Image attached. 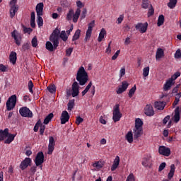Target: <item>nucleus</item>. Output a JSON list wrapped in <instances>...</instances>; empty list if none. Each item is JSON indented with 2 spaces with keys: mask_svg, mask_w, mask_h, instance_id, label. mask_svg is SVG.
I'll list each match as a JSON object with an SVG mask.
<instances>
[{
  "mask_svg": "<svg viewBox=\"0 0 181 181\" xmlns=\"http://www.w3.org/2000/svg\"><path fill=\"white\" fill-rule=\"evenodd\" d=\"M142 134L143 128H134V132H132V134L135 137V139L141 137Z\"/></svg>",
  "mask_w": 181,
  "mask_h": 181,
  "instance_id": "22",
  "label": "nucleus"
},
{
  "mask_svg": "<svg viewBox=\"0 0 181 181\" xmlns=\"http://www.w3.org/2000/svg\"><path fill=\"white\" fill-rule=\"evenodd\" d=\"M134 139H135V136L132 134V132H129L126 134V140L129 144H132L134 142Z\"/></svg>",
  "mask_w": 181,
  "mask_h": 181,
  "instance_id": "27",
  "label": "nucleus"
},
{
  "mask_svg": "<svg viewBox=\"0 0 181 181\" xmlns=\"http://www.w3.org/2000/svg\"><path fill=\"white\" fill-rule=\"evenodd\" d=\"M119 52L120 50H117V52L112 56V60H117V58H118V56L119 55Z\"/></svg>",
  "mask_w": 181,
  "mask_h": 181,
  "instance_id": "58",
  "label": "nucleus"
},
{
  "mask_svg": "<svg viewBox=\"0 0 181 181\" xmlns=\"http://www.w3.org/2000/svg\"><path fill=\"white\" fill-rule=\"evenodd\" d=\"M177 6V0H169V3H168V7L170 9H173Z\"/></svg>",
  "mask_w": 181,
  "mask_h": 181,
  "instance_id": "37",
  "label": "nucleus"
},
{
  "mask_svg": "<svg viewBox=\"0 0 181 181\" xmlns=\"http://www.w3.org/2000/svg\"><path fill=\"white\" fill-rule=\"evenodd\" d=\"M92 166H93V168H95L96 169H101V168H103V163L100 161H96V162L93 163Z\"/></svg>",
  "mask_w": 181,
  "mask_h": 181,
  "instance_id": "45",
  "label": "nucleus"
},
{
  "mask_svg": "<svg viewBox=\"0 0 181 181\" xmlns=\"http://www.w3.org/2000/svg\"><path fill=\"white\" fill-rule=\"evenodd\" d=\"M125 74H126V69H124V67L121 68V69H119V77L124 76Z\"/></svg>",
  "mask_w": 181,
  "mask_h": 181,
  "instance_id": "56",
  "label": "nucleus"
},
{
  "mask_svg": "<svg viewBox=\"0 0 181 181\" xmlns=\"http://www.w3.org/2000/svg\"><path fill=\"white\" fill-rule=\"evenodd\" d=\"M52 118H53V113L49 114V115L45 116V118L44 119V124L47 125L49 124V122L52 120Z\"/></svg>",
  "mask_w": 181,
  "mask_h": 181,
  "instance_id": "36",
  "label": "nucleus"
},
{
  "mask_svg": "<svg viewBox=\"0 0 181 181\" xmlns=\"http://www.w3.org/2000/svg\"><path fill=\"white\" fill-rule=\"evenodd\" d=\"M136 90V86H134V87H132V88H130V90H129V98H132V97L134 96V95L135 94V91Z\"/></svg>",
  "mask_w": 181,
  "mask_h": 181,
  "instance_id": "41",
  "label": "nucleus"
},
{
  "mask_svg": "<svg viewBox=\"0 0 181 181\" xmlns=\"http://www.w3.org/2000/svg\"><path fill=\"white\" fill-rule=\"evenodd\" d=\"M54 149V139L53 136H49V146H48V151L47 154L52 155L53 153V150Z\"/></svg>",
  "mask_w": 181,
  "mask_h": 181,
  "instance_id": "14",
  "label": "nucleus"
},
{
  "mask_svg": "<svg viewBox=\"0 0 181 181\" xmlns=\"http://www.w3.org/2000/svg\"><path fill=\"white\" fill-rule=\"evenodd\" d=\"M142 127H143V121H141V119L139 118L135 119V127L134 128L143 129Z\"/></svg>",
  "mask_w": 181,
  "mask_h": 181,
  "instance_id": "34",
  "label": "nucleus"
},
{
  "mask_svg": "<svg viewBox=\"0 0 181 181\" xmlns=\"http://www.w3.org/2000/svg\"><path fill=\"white\" fill-rule=\"evenodd\" d=\"M104 36H105V30L103 28L101 29V31L100 32V34L98 35V42H101V41H103V39H104Z\"/></svg>",
  "mask_w": 181,
  "mask_h": 181,
  "instance_id": "40",
  "label": "nucleus"
},
{
  "mask_svg": "<svg viewBox=\"0 0 181 181\" xmlns=\"http://www.w3.org/2000/svg\"><path fill=\"white\" fill-rule=\"evenodd\" d=\"M11 37L15 40V44L16 45L20 46L21 45V34L18 33V31L16 30H14L13 32H11Z\"/></svg>",
  "mask_w": 181,
  "mask_h": 181,
  "instance_id": "12",
  "label": "nucleus"
},
{
  "mask_svg": "<svg viewBox=\"0 0 181 181\" xmlns=\"http://www.w3.org/2000/svg\"><path fill=\"white\" fill-rule=\"evenodd\" d=\"M124 16L122 15H119V17L117 19V21L118 22V24H121L122 21H124Z\"/></svg>",
  "mask_w": 181,
  "mask_h": 181,
  "instance_id": "63",
  "label": "nucleus"
},
{
  "mask_svg": "<svg viewBox=\"0 0 181 181\" xmlns=\"http://www.w3.org/2000/svg\"><path fill=\"white\" fill-rule=\"evenodd\" d=\"M95 26V21H92L90 23H89V26L87 27V30L86 31V37L84 38V40L88 41V39L90 38V36L92 35V29Z\"/></svg>",
  "mask_w": 181,
  "mask_h": 181,
  "instance_id": "11",
  "label": "nucleus"
},
{
  "mask_svg": "<svg viewBox=\"0 0 181 181\" xmlns=\"http://www.w3.org/2000/svg\"><path fill=\"white\" fill-rule=\"evenodd\" d=\"M164 57V51L161 48L157 49V54L155 55V59H160Z\"/></svg>",
  "mask_w": 181,
  "mask_h": 181,
  "instance_id": "28",
  "label": "nucleus"
},
{
  "mask_svg": "<svg viewBox=\"0 0 181 181\" xmlns=\"http://www.w3.org/2000/svg\"><path fill=\"white\" fill-rule=\"evenodd\" d=\"M164 168H166V163H161V164H160V167L158 168V172L163 171Z\"/></svg>",
  "mask_w": 181,
  "mask_h": 181,
  "instance_id": "57",
  "label": "nucleus"
},
{
  "mask_svg": "<svg viewBox=\"0 0 181 181\" xmlns=\"http://www.w3.org/2000/svg\"><path fill=\"white\" fill-rule=\"evenodd\" d=\"M88 80V75L84 67H79L78 71L76 72V81L74 82L72 84V98H76L79 94V86H84L87 81Z\"/></svg>",
  "mask_w": 181,
  "mask_h": 181,
  "instance_id": "1",
  "label": "nucleus"
},
{
  "mask_svg": "<svg viewBox=\"0 0 181 181\" xmlns=\"http://www.w3.org/2000/svg\"><path fill=\"white\" fill-rule=\"evenodd\" d=\"M81 34V30H78V29L76 30V31H75V34L72 37V41L78 40V39H79V35Z\"/></svg>",
  "mask_w": 181,
  "mask_h": 181,
  "instance_id": "39",
  "label": "nucleus"
},
{
  "mask_svg": "<svg viewBox=\"0 0 181 181\" xmlns=\"http://www.w3.org/2000/svg\"><path fill=\"white\" fill-rule=\"evenodd\" d=\"M163 23H164V16L160 15V16H158V22L157 23V25L160 27L163 25Z\"/></svg>",
  "mask_w": 181,
  "mask_h": 181,
  "instance_id": "48",
  "label": "nucleus"
},
{
  "mask_svg": "<svg viewBox=\"0 0 181 181\" xmlns=\"http://www.w3.org/2000/svg\"><path fill=\"white\" fill-rule=\"evenodd\" d=\"M10 135H13V134H8V128L4 129V130L0 129V142L3 141L6 138H8Z\"/></svg>",
  "mask_w": 181,
  "mask_h": 181,
  "instance_id": "16",
  "label": "nucleus"
},
{
  "mask_svg": "<svg viewBox=\"0 0 181 181\" xmlns=\"http://www.w3.org/2000/svg\"><path fill=\"white\" fill-rule=\"evenodd\" d=\"M59 35H61L59 30L58 29L53 30V32L52 33V35H50V40H58Z\"/></svg>",
  "mask_w": 181,
  "mask_h": 181,
  "instance_id": "25",
  "label": "nucleus"
},
{
  "mask_svg": "<svg viewBox=\"0 0 181 181\" xmlns=\"http://www.w3.org/2000/svg\"><path fill=\"white\" fill-rule=\"evenodd\" d=\"M175 173V165L172 164L170 165V170L169 171V173L168 174V179L170 180L172 177H173V174Z\"/></svg>",
  "mask_w": 181,
  "mask_h": 181,
  "instance_id": "26",
  "label": "nucleus"
},
{
  "mask_svg": "<svg viewBox=\"0 0 181 181\" xmlns=\"http://www.w3.org/2000/svg\"><path fill=\"white\" fill-rule=\"evenodd\" d=\"M91 87H92V81L89 82V84H88L87 86H86V88L84 89V90H83V92H81V95L82 96L86 95V94L87 93L88 90L90 89Z\"/></svg>",
  "mask_w": 181,
  "mask_h": 181,
  "instance_id": "42",
  "label": "nucleus"
},
{
  "mask_svg": "<svg viewBox=\"0 0 181 181\" xmlns=\"http://www.w3.org/2000/svg\"><path fill=\"white\" fill-rule=\"evenodd\" d=\"M32 31H33L32 28H26V27L23 26L24 33L30 34V33H32Z\"/></svg>",
  "mask_w": 181,
  "mask_h": 181,
  "instance_id": "54",
  "label": "nucleus"
},
{
  "mask_svg": "<svg viewBox=\"0 0 181 181\" xmlns=\"http://www.w3.org/2000/svg\"><path fill=\"white\" fill-rule=\"evenodd\" d=\"M181 98V92L180 93H177L175 97V100H174V103L172 104V105L176 106L178 105V103L180 102V98Z\"/></svg>",
  "mask_w": 181,
  "mask_h": 181,
  "instance_id": "47",
  "label": "nucleus"
},
{
  "mask_svg": "<svg viewBox=\"0 0 181 181\" xmlns=\"http://www.w3.org/2000/svg\"><path fill=\"white\" fill-rule=\"evenodd\" d=\"M76 7H78V8H82L84 7V5L81 2V1H76Z\"/></svg>",
  "mask_w": 181,
  "mask_h": 181,
  "instance_id": "61",
  "label": "nucleus"
},
{
  "mask_svg": "<svg viewBox=\"0 0 181 181\" xmlns=\"http://www.w3.org/2000/svg\"><path fill=\"white\" fill-rule=\"evenodd\" d=\"M149 66L144 67V69H143V76L147 77V76H149Z\"/></svg>",
  "mask_w": 181,
  "mask_h": 181,
  "instance_id": "50",
  "label": "nucleus"
},
{
  "mask_svg": "<svg viewBox=\"0 0 181 181\" xmlns=\"http://www.w3.org/2000/svg\"><path fill=\"white\" fill-rule=\"evenodd\" d=\"M27 88H28V92H30V93H33V82H32V81H28Z\"/></svg>",
  "mask_w": 181,
  "mask_h": 181,
  "instance_id": "46",
  "label": "nucleus"
},
{
  "mask_svg": "<svg viewBox=\"0 0 181 181\" xmlns=\"http://www.w3.org/2000/svg\"><path fill=\"white\" fill-rule=\"evenodd\" d=\"M155 108H156L158 110H164V102H155L154 103Z\"/></svg>",
  "mask_w": 181,
  "mask_h": 181,
  "instance_id": "29",
  "label": "nucleus"
},
{
  "mask_svg": "<svg viewBox=\"0 0 181 181\" xmlns=\"http://www.w3.org/2000/svg\"><path fill=\"white\" fill-rule=\"evenodd\" d=\"M19 115H21L23 117H29L32 118L33 117V114L32 111L29 110L27 107H23L19 108Z\"/></svg>",
  "mask_w": 181,
  "mask_h": 181,
  "instance_id": "7",
  "label": "nucleus"
},
{
  "mask_svg": "<svg viewBox=\"0 0 181 181\" xmlns=\"http://www.w3.org/2000/svg\"><path fill=\"white\" fill-rule=\"evenodd\" d=\"M181 112V106L175 107L174 110V122L178 123L180 122V113Z\"/></svg>",
  "mask_w": 181,
  "mask_h": 181,
  "instance_id": "20",
  "label": "nucleus"
},
{
  "mask_svg": "<svg viewBox=\"0 0 181 181\" xmlns=\"http://www.w3.org/2000/svg\"><path fill=\"white\" fill-rule=\"evenodd\" d=\"M70 116H69V112L66 110L62 111L61 113V124H65L69 122V119Z\"/></svg>",
  "mask_w": 181,
  "mask_h": 181,
  "instance_id": "17",
  "label": "nucleus"
},
{
  "mask_svg": "<svg viewBox=\"0 0 181 181\" xmlns=\"http://www.w3.org/2000/svg\"><path fill=\"white\" fill-rule=\"evenodd\" d=\"M47 90H49V93H54L57 91V87L54 86V85H50L47 87Z\"/></svg>",
  "mask_w": 181,
  "mask_h": 181,
  "instance_id": "49",
  "label": "nucleus"
},
{
  "mask_svg": "<svg viewBox=\"0 0 181 181\" xmlns=\"http://www.w3.org/2000/svg\"><path fill=\"white\" fill-rule=\"evenodd\" d=\"M158 153L163 156L169 157L170 156V148L165 146H160L158 148Z\"/></svg>",
  "mask_w": 181,
  "mask_h": 181,
  "instance_id": "9",
  "label": "nucleus"
},
{
  "mask_svg": "<svg viewBox=\"0 0 181 181\" xmlns=\"http://www.w3.org/2000/svg\"><path fill=\"white\" fill-rule=\"evenodd\" d=\"M175 59H178L181 58V51L180 49H177V52H175Z\"/></svg>",
  "mask_w": 181,
  "mask_h": 181,
  "instance_id": "59",
  "label": "nucleus"
},
{
  "mask_svg": "<svg viewBox=\"0 0 181 181\" xmlns=\"http://www.w3.org/2000/svg\"><path fill=\"white\" fill-rule=\"evenodd\" d=\"M30 27L35 28V12H32L30 14Z\"/></svg>",
  "mask_w": 181,
  "mask_h": 181,
  "instance_id": "44",
  "label": "nucleus"
},
{
  "mask_svg": "<svg viewBox=\"0 0 181 181\" xmlns=\"http://www.w3.org/2000/svg\"><path fill=\"white\" fill-rule=\"evenodd\" d=\"M154 10L153 7L151 6V8H149V11H147V18H151V16H153Z\"/></svg>",
  "mask_w": 181,
  "mask_h": 181,
  "instance_id": "52",
  "label": "nucleus"
},
{
  "mask_svg": "<svg viewBox=\"0 0 181 181\" xmlns=\"http://www.w3.org/2000/svg\"><path fill=\"white\" fill-rule=\"evenodd\" d=\"M32 47H33L34 48H36V47H37V40L36 39V37H33L32 39Z\"/></svg>",
  "mask_w": 181,
  "mask_h": 181,
  "instance_id": "55",
  "label": "nucleus"
},
{
  "mask_svg": "<svg viewBox=\"0 0 181 181\" xmlns=\"http://www.w3.org/2000/svg\"><path fill=\"white\" fill-rule=\"evenodd\" d=\"M41 126H44L41 123V120H38V122H36V124H35V127H33V132H37V130H39L41 128Z\"/></svg>",
  "mask_w": 181,
  "mask_h": 181,
  "instance_id": "38",
  "label": "nucleus"
},
{
  "mask_svg": "<svg viewBox=\"0 0 181 181\" xmlns=\"http://www.w3.org/2000/svg\"><path fill=\"white\" fill-rule=\"evenodd\" d=\"M28 43H24V45H23V50H24V52L28 50Z\"/></svg>",
  "mask_w": 181,
  "mask_h": 181,
  "instance_id": "64",
  "label": "nucleus"
},
{
  "mask_svg": "<svg viewBox=\"0 0 181 181\" xmlns=\"http://www.w3.org/2000/svg\"><path fill=\"white\" fill-rule=\"evenodd\" d=\"M127 87H129V83L126 81H123L121 83V87L118 88V90H117V94L119 95L122 93H124L126 90H127Z\"/></svg>",
  "mask_w": 181,
  "mask_h": 181,
  "instance_id": "18",
  "label": "nucleus"
},
{
  "mask_svg": "<svg viewBox=\"0 0 181 181\" xmlns=\"http://www.w3.org/2000/svg\"><path fill=\"white\" fill-rule=\"evenodd\" d=\"M87 10L86 8L83 9V12L81 13V10L79 8H76L75 13H74V10L70 9L69 10V13H67V16L66 19L67 21H73L74 23H76L78 21V18H79L80 14H86Z\"/></svg>",
  "mask_w": 181,
  "mask_h": 181,
  "instance_id": "2",
  "label": "nucleus"
},
{
  "mask_svg": "<svg viewBox=\"0 0 181 181\" xmlns=\"http://www.w3.org/2000/svg\"><path fill=\"white\" fill-rule=\"evenodd\" d=\"M126 181H135L134 174L129 175V176H127V179L126 180Z\"/></svg>",
  "mask_w": 181,
  "mask_h": 181,
  "instance_id": "60",
  "label": "nucleus"
},
{
  "mask_svg": "<svg viewBox=\"0 0 181 181\" xmlns=\"http://www.w3.org/2000/svg\"><path fill=\"white\" fill-rule=\"evenodd\" d=\"M44 163V153L42 151L38 152L35 157V165L36 167L41 166Z\"/></svg>",
  "mask_w": 181,
  "mask_h": 181,
  "instance_id": "8",
  "label": "nucleus"
},
{
  "mask_svg": "<svg viewBox=\"0 0 181 181\" xmlns=\"http://www.w3.org/2000/svg\"><path fill=\"white\" fill-rule=\"evenodd\" d=\"M144 115L148 117L153 116V107H152V105H146V107H144Z\"/></svg>",
  "mask_w": 181,
  "mask_h": 181,
  "instance_id": "19",
  "label": "nucleus"
},
{
  "mask_svg": "<svg viewBox=\"0 0 181 181\" xmlns=\"http://www.w3.org/2000/svg\"><path fill=\"white\" fill-rule=\"evenodd\" d=\"M170 119V116L168 115L166 117H164V119H163V125H166L168 122H172Z\"/></svg>",
  "mask_w": 181,
  "mask_h": 181,
  "instance_id": "51",
  "label": "nucleus"
},
{
  "mask_svg": "<svg viewBox=\"0 0 181 181\" xmlns=\"http://www.w3.org/2000/svg\"><path fill=\"white\" fill-rule=\"evenodd\" d=\"M30 163H32V159L29 158H25L23 162H21V164L19 165V168L21 169V170H24L30 165Z\"/></svg>",
  "mask_w": 181,
  "mask_h": 181,
  "instance_id": "13",
  "label": "nucleus"
},
{
  "mask_svg": "<svg viewBox=\"0 0 181 181\" xmlns=\"http://www.w3.org/2000/svg\"><path fill=\"white\" fill-rule=\"evenodd\" d=\"M44 8V4L42 3H38L36 4L35 11H36V16H38V18L36 19V23L38 24V27L41 28L43 25L42 18V11Z\"/></svg>",
  "mask_w": 181,
  "mask_h": 181,
  "instance_id": "3",
  "label": "nucleus"
},
{
  "mask_svg": "<svg viewBox=\"0 0 181 181\" xmlns=\"http://www.w3.org/2000/svg\"><path fill=\"white\" fill-rule=\"evenodd\" d=\"M39 130H40V134L42 136L44 134V131L45 130V126L41 125V128H40Z\"/></svg>",
  "mask_w": 181,
  "mask_h": 181,
  "instance_id": "62",
  "label": "nucleus"
},
{
  "mask_svg": "<svg viewBox=\"0 0 181 181\" xmlns=\"http://www.w3.org/2000/svg\"><path fill=\"white\" fill-rule=\"evenodd\" d=\"M149 6L152 7V5H151V2L149 1V0H143L141 8H143V9H147L149 8Z\"/></svg>",
  "mask_w": 181,
  "mask_h": 181,
  "instance_id": "32",
  "label": "nucleus"
},
{
  "mask_svg": "<svg viewBox=\"0 0 181 181\" xmlns=\"http://www.w3.org/2000/svg\"><path fill=\"white\" fill-rule=\"evenodd\" d=\"M84 121V119H83V118L81 117H76V121L75 122V123L76 124V125H79L80 124L83 123V122Z\"/></svg>",
  "mask_w": 181,
  "mask_h": 181,
  "instance_id": "53",
  "label": "nucleus"
},
{
  "mask_svg": "<svg viewBox=\"0 0 181 181\" xmlns=\"http://www.w3.org/2000/svg\"><path fill=\"white\" fill-rule=\"evenodd\" d=\"M75 106V100H70L67 103V111H71Z\"/></svg>",
  "mask_w": 181,
  "mask_h": 181,
  "instance_id": "33",
  "label": "nucleus"
},
{
  "mask_svg": "<svg viewBox=\"0 0 181 181\" xmlns=\"http://www.w3.org/2000/svg\"><path fill=\"white\" fill-rule=\"evenodd\" d=\"M16 105V95H13L8 98L7 102L6 103V107L7 111L13 110L15 106Z\"/></svg>",
  "mask_w": 181,
  "mask_h": 181,
  "instance_id": "5",
  "label": "nucleus"
},
{
  "mask_svg": "<svg viewBox=\"0 0 181 181\" xmlns=\"http://www.w3.org/2000/svg\"><path fill=\"white\" fill-rule=\"evenodd\" d=\"M181 75V74L180 72H175V74H174V75H172V76H170V78H169V81H174L175 80H177V78L178 77H180V76Z\"/></svg>",
  "mask_w": 181,
  "mask_h": 181,
  "instance_id": "43",
  "label": "nucleus"
},
{
  "mask_svg": "<svg viewBox=\"0 0 181 181\" xmlns=\"http://www.w3.org/2000/svg\"><path fill=\"white\" fill-rule=\"evenodd\" d=\"M112 115V119L113 122H119L122 117L121 112H119V105H115V107H113Z\"/></svg>",
  "mask_w": 181,
  "mask_h": 181,
  "instance_id": "6",
  "label": "nucleus"
},
{
  "mask_svg": "<svg viewBox=\"0 0 181 181\" xmlns=\"http://www.w3.org/2000/svg\"><path fill=\"white\" fill-rule=\"evenodd\" d=\"M173 81H167L166 83H164V86L163 87V90L164 91H168L169 90H170V87H172V82Z\"/></svg>",
  "mask_w": 181,
  "mask_h": 181,
  "instance_id": "30",
  "label": "nucleus"
},
{
  "mask_svg": "<svg viewBox=\"0 0 181 181\" xmlns=\"http://www.w3.org/2000/svg\"><path fill=\"white\" fill-rule=\"evenodd\" d=\"M119 165V157H115V160H113V164H112V167L110 168V170L112 172L115 171Z\"/></svg>",
  "mask_w": 181,
  "mask_h": 181,
  "instance_id": "23",
  "label": "nucleus"
},
{
  "mask_svg": "<svg viewBox=\"0 0 181 181\" xmlns=\"http://www.w3.org/2000/svg\"><path fill=\"white\" fill-rule=\"evenodd\" d=\"M135 29L136 30H140L141 33H145L146 31L147 30V23H138L135 25Z\"/></svg>",
  "mask_w": 181,
  "mask_h": 181,
  "instance_id": "15",
  "label": "nucleus"
},
{
  "mask_svg": "<svg viewBox=\"0 0 181 181\" xmlns=\"http://www.w3.org/2000/svg\"><path fill=\"white\" fill-rule=\"evenodd\" d=\"M59 45V41L58 40H50V41L45 42V49L49 50V52H53L57 49Z\"/></svg>",
  "mask_w": 181,
  "mask_h": 181,
  "instance_id": "4",
  "label": "nucleus"
},
{
  "mask_svg": "<svg viewBox=\"0 0 181 181\" xmlns=\"http://www.w3.org/2000/svg\"><path fill=\"white\" fill-rule=\"evenodd\" d=\"M16 136V134H10L8 137H6V139L4 141V144H10L12 141H13Z\"/></svg>",
  "mask_w": 181,
  "mask_h": 181,
  "instance_id": "31",
  "label": "nucleus"
},
{
  "mask_svg": "<svg viewBox=\"0 0 181 181\" xmlns=\"http://www.w3.org/2000/svg\"><path fill=\"white\" fill-rule=\"evenodd\" d=\"M59 38H61L64 42L67 41V35H66V32L64 30L61 31V34L58 35V40H59Z\"/></svg>",
  "mask_w": 181,
  "mask_h": 181,
  "instance_id": "35",
  "label": "nucleus"
},
{
  "mask_svg": "<svg viewBox=\"0 0 181 181\" xmlns=\"http://www.w3.org/2000/svg\"><path fill=\"white\" fill-rule=\"evenodd\" d=\"M141 165H143L144 168H151V167L152 166V156L150 154L146 156V157L143 158Z\"/></svg>",
  "mask_w": 181,
  "mask_h": 181,
  "instance_id": "10",
  "label": "nucleus"
},
{
  "mask_svg": "<svg viewBox=\"0 0 181 181\" xmlns=\"http://www.w3.org/2000/svg\"><path fill=\"white\" fill-rule=\"evenodd\" d=\"M18 5H13L10 6V18H15V14L18 12Z\"/></svg>",
  "mask_w": 181,
  "mask_h": 181,
  "instance_id": "24",
  "label": "nucleus"
},
{
  "mask_svg": "<svg viewBox=\"0 0 181 181\" xmlns=\"http://www.w3.org/2000/svg\"><path fill=\"white\" fill-rule=\"evenodd\" d=\"M16 52L11 51V52H10V55L8 56L10 63L13 65L16 64Z\"/></svg>",
  "mask_w": 181,
  "mask_h": 181,
  "instance_id": "21",
  "label": "nucleus"
}]
</instances>
